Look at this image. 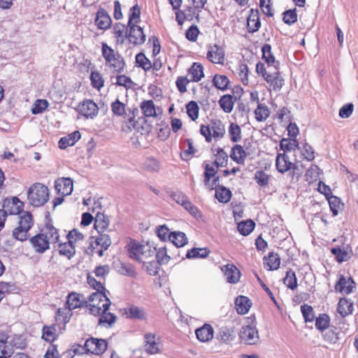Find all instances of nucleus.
<instances>
[{"label":"nucleus","mask_w":358,"mask_h":358,"mask_svg":"<svg viewBox=\"0 0 358 358\" xmlns=\"http://www.w3.org/2000/svg\"><path fill=\"white\" fill-rule=\"evenodd\" d=\"M199 133L206 142H217L224 138L226 135L225 124L220 119L212 118L208 124L200 125Z\"/></svg>","instance_id":"obj_1"},{"label":"nucleus","mask_w":358,"mask_h":358,"mask_svg":"<svg viewBox=\"0 0 358 358\" xmlns=\"http://www.w3.org/2000/svg\"><path fill=\"white\" fill-rule=\"evenodd\" d=\"M126 248L130 258L143 264L146 263V259L152 258L155 255V250H152L148 245H143L135 241H131Z\"/></svg>","instance_id":"obj_2"},{"label":"nucleus","mask_w":358,"mask_h":358,"mask_svg":"<svg viewBox=\"0 0 358 358\" xmlns=\"http://www.w3.org/2000/svg\"><path fill=\"white\" fill-rule=\"evenodd\" d=\"M27 198L33 206H41L49 199V189L41 183H35L28 189Z\"/></svg>","instance_id":"obj_3"},{"label":"nucleus","mask_w":358,"mask_h":358,"mask_svg":"<svg viewBox=\"0 0 358 358\" xmlns=\"http://www.w3.org/2000/svg\"><path fill=\"white\" fill-rule=\"evenodd\" d=\"M240 338L248 345L255 344L259 339L256 317L251 315L245 318V324L240 331Z\"/></svg>","instance_id":"obj_4"},{"label":"nucleus","mask_w":358,"mask_h":358,"mask_svg":"<svg viewBox=\"0 0 358 358\" xmlns=\"http://www.w3.org/2000/svg\"><path fill=\"white\" fill-rule=\"evenodd\" d=\"M101 53L106 64L115 72L120 73L124 69L125 64L123 58L106 43H102Z\"/></svg>","instance_id":"obj_5"},{"label":"nucleus","mask_w":358,"mask_h":358,"mask_svg":"<svg viewBox=\"0 0 358 358\" xmlns=\"http://www.w3.org/2000/svg\"><path fill=\"white\" fill-rule=\"evenodd\" d=\"M275 164L278 172L284 174L288 171H291L292 179L296 178V179L298 180L301 174L296 172L298 168L297 164L292 162L289 157L285 152L278 153L276 155Z\"/></svg>","instance_id":"obj_6"},{"label":"nucleus","mask_w":358,"mask_h":358,"mask_svg":"<svg viewBox=\"0 0 358 358\" xmlns=\"http://www.w3.org/2000/svg\"><path fill=\"white\" fill-rule=\"evenodd\" d=\"M110 301L105 292L91 293V314L100 315L101 311L108 310Z\"/></svg>","instance_id":"obj_7"},{"label":"nucleus","mask_w":358,"mask_h":358,"mask_svg":"<svg viewBox=\"0 0 358 358\" xmlns=\"http://www.w3.org/2000/svg\"><path fill=\"white\" fill-rule=\"evenodd\" d=\"M97 236H91V252L92 254H97L99 257L103 255V251L106 250L111 244L109 236L103 233H97Z\"/></svg>","instance_id":"obj_8"},{"label":"nucleus","mask_w":358,"mask_h":358,"mask_svg":"<svg viewBox=\"0 0 358 358\" xmlns=\"http://www.w3.org/2000/svg\"><path fill=\"white\" fill-rule=\"evenodd\" d=\"M206 57L214 64L224 65L226 61V54L224 48L218 44H208L206 47Z\"/></svg>","instance_id":"obj_9"},{"label":"nucleus","mask_w":358,"mask_h":358,"mask_svg":"<svg viewBox=\"0 0 358 358\" xmlns=\"http://www.w3.org/2000/svg\"><path fill=\"white\" fill-rule=\"evenodd\" d=\"M201 11L190 3L186 6L183 10L178 9L175 12L176 20L179 25H182L185 21H192L196 19L199 20V14Z\"/></svg>","instance_id":"obj_10"},{"label":"nucleus","mask_w":358,"mask_h":358,"mask_svg":"<svg viewBox=\"0 0 358 358\" xmlns=\"http://www.w3.org/2000/svg\"><path fill=\"white\" fill-rule=\"evenodd\" d=\"M217 169L213 163L204 165L203 183L205 187L210 190L214 189L219 182L220 177L216 176Z\"/></svg>","instance_id":"obj_11"},{"label":"nucleus","mask_w":358,"mask_h":358,"mask_svg":"<svg viewBox=\"0 0 358 358\" xmlns=\"http://www.w3.org/2000/svg\"><path fill=\"white\" fill-rule=\"evenodd\" d=\"M356 283L350 276L339 275L338 279L334 285L336 292L348 295L354 292Z\"/></svg>","instance_id":"obj_12"},{"label":"nucleus","mask_w":358,"mask_h":358,"mask_svg":"<svg viewBox=\"0 0 358 358\" xmlns=\"http://www.w3.org/2000/svg\"><path fill=\"white\" fill-rule=\"evenodd\" d=\"M264 79L268 83L271 90L279 91L284 85V80L282 78L277 66H275V71L269 72Z\"/></svg>","instance_id":"obj_13"},{"label":"nucleus","mask_w":358,"mask_h":358,"mask_svg":"<svg viewBox=\"0 0 358 358\" xmlns=\"http://www.w3.org/2000/svg\"><path fill=\"white\" fill-rule=\"evenodd\" d=\"M128 27L129 32L127 37L131 43L138 45L145 43L146 36L142 27L137 24L129 25Z\"/></svg>","instance_id":"obj_14"},{"label":"nucleus","mask_w":358,"mask_h":358,"mask_svg":"<svg viewBox=\"0 0 358 358\" xmlns=\"http://www.w3.org/2000/svg\"><path fill=\"white\" fill-rule=\"evenodd\" d=\"M227 282L236 284L239 282L241 273L234 264H227L221 268Z\"/></svg>","instance_id":"obj_15"},{"label":"nucleus","mask_w":358,"mask_h":358,"mask_svg":"<svg viewBox=\"0 0 358 358\" xmlns=\"http://www.w3.org/2000/svg\"><path fill=\"white\" fill-rule=\"evenodd\" d=\"M55 188L58 194L62 196H68L73 192V180L70 178H59L55 182Z\"/></svg>","instance_id":"obj_16"},{"label":"nucleus","mask_w":358,"mask_h":358,"mask_svg":"<svg viewBox=\"0 0 358 358\" xmlns=\"http://www.w3.org/2000/svg\"><path fill=\"white\" fill-rule=\"evenodd\" d=\"M30 243L34 250L38 253H43L50 248L48 236H45L44 234H39L33 236L30 239Z\"/></svg>","instance_id":"obj_17"},{"label":"nucleus","mask_w":358,"mask_h":358,"mask_svg":"<svg viewBox=\"0 0 358 358\" xmlns=\"http://www.w3.org/2000/svg\"><path fill=\"white\" fill-rule=\"evenodd\" d=\"M94 24L99 29L106 30L111 27L112 20L106 10L100 8L96 13Z\"/></svg>","instance_id":"obj_18"},{"label":"nucleus","mask_w":358,"mask_h":358,"mask_svg":"<svg viewBox=\"0 0 358 358\" xmlns=\"http://www.w3.org/2000/svg\"><path fill=\"white\" fill-rule=\"evenodd\" d=\"M92 221H94V229L97 233H103L109 225L108 218L100 211H97L94 217L91 214V223Z\"/></svg>","instance_id":"obj_19"},{"label":"nucleus","mask_w":358,"mask_h":358,"mask_svg":"<svg viewBox=\"0 0 358 358\" xmlns=\"http://www.w3.org/2000/svg\"><path fill=\"white\" fill-rule=\"evenodd\" d=\"M261 27L259 12L258 9L251 8L247 17V29L249 33L257 32Z\"/></svg>","instance_id":"obj_20"},{"label":"nucleus","mask_w":358,"mask_h":358,"mask_svg":"<svg viewBox=\"0 0 358 358\" xmlns=\"http://www.w3.org/2000/svg\"><path fill=\"white\" fill-rule=\"evenodd\" d=\"M336 310L341 317H348L353 313L354 303L350 299L342 297L338 302Z\"/></svg>","instance_id":"obj_21"},{"label":"nucleus","mask_w":358,"mask_h":358,"mask_svg":"<svg viewBox=\"0 0 358 358\" xmlns=\"http://www.w3.org/2000/svg\"><path fill=\"white\" fill-rule=\"evenodd\" d=\"M66 305L70 307L72 310L87 306V299L80 294L72 292L67 296Z\"/></svg>","instance_id":"obj_22"},{"label":"nucleus","mask_w":358,"mask_h":358,"mask_svg":"<svg viewBox=\"0 0 358 358\" xmlns=\"http://www.w3.org/2000/svg\"><path fill=\"white\" fill-rule=\"evenodd\" d=\"M204 68L201 63L194 62L187 69V77L193 83H198L204 78Z\"/></svg>","instance_id":"obj_23"},{"label":"nucleus","mask_w":358,"mask_h":358,"mask_svg":"<svg viewBox=\"0 0 358 358\" xmlns=\"http://www.w3.org/2000/svg\"><path fill=\"white\" fill-rule=\"evenodd\" d=\"M145 338V350L150 355H155L159 352V345L157 341L159 338H156V335L152 333L146 334L144 336Z\"/></svg>","instance_id":"obj_24"},{"label":"nucleus","mask_w":358,"mask_h":358,"mask_svg":"<svg viewBox=\"0 0 358 358\" xmlns=\"http://www.w3.org/2000/svg\"><path fill=\"white\" fill-rule=\"evenodd\" d=\"M195 334L199 341L208 342L213 338L214 329L210 324H204L196 329Z\"/></svg>","instance_id":"obj_25"},{"label":"nucleus","mask_w":358,"mask_h":358,"mask_svg":"<svg viewBox=\"0 0 358 358\" xmlns=\"http://www.w3.org/2000/svg\"><path fill=\"white\" fill-rule=\"evenodd\" d=\"M247 155V152L244 148L242 145L236 143L231 149L229 157L236 164L243 165Z\"/></svg>","instance_id":"obj_26"},{"label":"nucleus","mask_w":358,"mask_h":358,"mask_svg":"<svg viewBox=\"0 0 358 358\" xmlns=\"http://www.w3.org/2000/svg\"><path fill=\"white\" fill-rule=\"evenodd\" d=\"M264 268L268 271H275L279 268L281 259L278 253L271 252L263 259Z\"/></svg>","instance_id":"obj_27"},{"label":"nucleus","mask_w":358,"mask_h":358,"mask_svg":"<svg viewBox=\"0 0 358 358\" xmlns=\"http://www.w3.org/2000/svg\"><path fill=\"white\" fill-rule=\"evenodd\" d=\"M124 314L127 318L135 319L138 320H145L147 315L145 308L136 306H129L124 309Z\"/></svg>","instance_id":"obj_28"},{"label":"nucleus","mask_w":358,"mask_h":358,"mask_svg":"<svg viewBox=\"0 0 358 358\" xmlns=\"http://www.w3.org/2000/svg\"><path fill=\"white\" fill-rule=\"evenodd\" d=\"M234 304L236 310L239 315H245L250 310L252 303L248 297L241 295L236 298Z\"/></svg>","instance_id":"obj_29"},{"label":"nucleus","mask_w":358,"mask_h":358,"mask_svg":"<svg viewBox=\"0 0 358 358\" xmlns=\"http://www.w3.org/2000/svg\"><path fill=\"white\" fill-rule=\"evenodd\" d=\"M96 316H99L98 324L106 329L111 328L117 321L116 315L107 310L101 311L100 315Z\"/></svg>","instance_id":"obj_30"},{"label":"nucleus","mask_w":358,"mask_h":358,"mask_svg":"<svg viewBox=\"0 0 358 358\" xmlns=\"http://www.w3.org/2000/svg\"><path fill=\"white\" fill-rule=\"evenodd\" d=\"M72 309L67 305L57 309L55 315V320L57 323H62L64 326L69 322L72 316Z\"/></svg>","instance_id":"obj_31"},{"label":"nucleus","mask_w":358,"mask_h":358,"mask_svg":"<svg viewBox=\"0 0 358 358\" xmlns=\"http://www.w3.org/2000/svg\"><path fill=\"white\" fill-rule=\"evenodd\" d=\"M139 106L144 117H156L157 116L155 105L152 100H143Z\"/></svg>","instance_id":"obj_32"},{"label":"nucleus","mask_w":358,"mask_h":358,"mask_svg":"<svg viewBox=\"0 0 358 358\" xmlns=\"http://www.w3.org/2000/svg\"><path fill=\"white\" fill-rule=\"evenodd\" d=\"M255 118L259 122H266L270 117L269 108L264 103H259L254 110Z\"/></svg>","instance_id":"obj_33"},{"label":"nucleus","mask_w":358,"mask_h":358,"mask_svg":"<svg viewBox=\"0 0 358 358\" xmlns=\"http://www.w3.org/2000/svg\"><path fill=\"white\" fill-rule=\"evenodd\" d=\"M228 135L231 142L237 143L242 140V130L236 122H231L228 127Z\"/></svg>","instance_id":"obj_34"},{"label":"nucleus","mask_w":358,"mask_h":358,"mask_svg":"<svg viewBox=\"0 0 358 358\" xmlns=\"http://www.w3.org/2000/svg\"><path fill=\"white\" fill-rule=\"evenodd\" d=\"M214 189H215V196L219 202L227 203L231 200L232 193L229 189L217 185Z\"/></svg>","instance_id":"obj_35"},{"label":"nucleus","mask_w":358,"mask_h":358,"mask_svg":"<svg viewBox=\"0 0 358 358\" xmlns=\"http://www.w3.org/2000/svg\"><path fill=\"white\" fill-rule=\"evenodd\" d=\"M91 344L94 347L91 350V353L96 355H102L107 349L108 343L104 339L95 338L91 336Z\"/></svg>","instance_id":"obj_36"},{"label":"nucleus","mask_w":358,"mask_h":358,"mask_svg":"<svg viewBox=\"0 0 358 358\" xmlns=\"http://www.w3.org/2000/svg\"><path fill=\"white\" fill-rule=\"evenodd\" d=\"M230 81L225 75L215 74L213 78V85L218 90L224 91L229 87Z\"/></svg>","instance_id":"obj_37"},{"label":"nucleus","mask_w":358,"mask_h":358,"mask_svg":"<svg viewBox=\"0 0 358 358\" xmlns=\"http://www.w3.org/2000/svg\"><path fill=\"white\" fill-rule=\"evenodd\" d=\"M186 112L189 119L196 122L199 117V106L196 101H190L186 105Z\"/></svg>","instance_id":"obj_38"},{"label":"nucleus","mask_w":358,"mask_h":358,"mask_svg":"<svg viewBox=\"0 0 358 358\" xmlns=\"http://www.w3.org/2000/svg\"><path fill=\"white\" fill-rule=\"evenodd\" d=\"M178 248L184 246L187 243V238L185 233L181 231H173L169 236V240Z\"/></svg>","instance_id":"obj_39"},{"label":"nucleus","mask_w":358,"mask_h":358,"mask_svg":"<svg viewBox=\"0 0 358 358\" xmlns=\"http://www.w3.org/2000/svg\"><path fill=\"white\" fill-rule=\"evenodd\" d=\"M234 99L230 94H225L221 96L219 100L220 108L227 113L232 111L234 106Z\"/></svg>","instance_id":"obj_40"},{"label":"nucleus","mask_w":358,"mask_h":358,"mask_svg":"<svg viewBox=\"0 0 358 358\" xmlns=\"http://www.w3.org/2000/svg\"><path fill=\"white\" fill-rule=\"evenodd\" d=\"M271 175L264 170H257L254 175V180L257 185L262 187H266L269 185L271 180Z\"/></svg>","instance_id":"obj_41"},{"label":"nucleus","mask_w":358,"mask_h":358,"mask_svg":"<svg viewBox=\"0 0 358 358\" xmlns=\"http://www.w3.org/2000/svg\"><path fill=\"white\" fill-rule=\"evenodd\" d=\"M320 169L316 164H311L305 174L306 181L309 184L317 182L320 179Z\"/></svg>","instance_id":"obj_42"},{"label":"nucleus","mask_w":358,"mask_h":358,"mask_svg":"<svg viewBox=\"0 0 358 358\" xmlns=\"http://www.w3.org/2000/svg\"><path fill=\"white\" fill-rule=\"evenodd\" d=\"M262 59L265 61V62L268 64V66H276L275 64L277 63L278 65V62L275 61V57L273 56L271 51V45L266 43L262 47Z\"/></svg>","instance_id":"obj_43"},{"label":"nucleus","mask_w":358,"mask_h":358,"mask_svg":"<svg viewBox=\"0 0 358 358\" xmlns=\"http://www.w3.org/2000/svg\"><path fill=\"white\" fill-rule=\"evenodd\" d=\"M215 156L216 159L213 163L217 169H219L220 166H224L227 164L228 161V155L223 148H217L215 150Z\"/></svg>","instance_id":"obj_44"},{"label":"nucleus","mask_w":358,"mask_h":358,"mask_svg":"<svg viewBox=\"0 0 358 358\" xmlns=\"http://www.w3.org/2000/svg\"><path fill=\"white\" fill-rule=\"evenodd\" d=\"M136 66L141 68L145 71H148L152 69L151 61L143 52L138 53L136 55Z\"/></svg>","instance_id":"obj_45"},{"label":"nucleus","mask_w":358,"mask_h":358,"mask_svg":"<svg viewBox=\"0 0 358 358\" xmlns=\"http://www.w3.org/2000/svg\"><path fill=\"white\" fill-rule=\"evenodd\" d=\"M280 148L285 153L295 150L296 148H299V142L294 138H282L280 142Z\"/></svg>","instance_id":"obj_46"},{"label":"nucleus","mask_w":358,"mask_h":358,"mask_svg":"<svg viewBox=\"0 0 358 358\" xmlns=\"http://www.w3.org/2000/svg\"><path fill=\"white\" fill-rule=\"evenodd\" d=\"M340 331H338L337 328L332 327L331 329L327 330L323 335V339L325 342L329 344H335L339 340Z\"/></svg>","instance_id":"obj_47"},{"label":"nucleus","mask_w":358,"mask_h":358,"mask_svg":"<svg viewBox=\"0 0 358 358\" xmlns=\"http://www.w3.org/2000/svg\"><path fill=\"white\" fill-rule=\"evenodd\" d=\"M330 325V317L326 313L320 314L315 318V327L320 331H324Z\"/></svg>","instance_id":"obj_48"},{"label":"nucleus","mask_w":358,"mask_h":358,"mask_svg":"<svg viewBox=\"0 0 358 358\" xmlns=\"http://www.w3.org/2000/svg\"><path fill=\"white\" fill-rule=\"evenodd\" d=\"M327 199L333 215H337L338 212L343 209V203L338 197L333 195L329 196Z\"/></svg>","instance_id":"obj_49"},{"label":"nucleus","mask_w":358,"mask_h":358,"mask_svg":"<svg viewBox=\"0 0 358 358\" xmlns=\"http://www.w3.org/2000/svg\"><path fill=\"white\" fill-rule=\"evenodd\" d=\"M219 338L224 343L232 341L235 338L234 328L222 327L218 333Z\"/></svg>","instance_id":"obj_50"},{"label":"nucleus","mask_w":358,"mask_h":358,"mask_svg":"<svg viewBox=\"0 0 358 358\" xmlns=\"http://www.w3.org/2000/svg\"><path fill=\"white\" fill-rule=\"evenodd\" d=\"M284 284L289 289L294 290L298 287L297 278L295 272L289 269L286 273V276L283 280Z\"/></svg>","instance_id":"obj_51"},{"label":"nucleus","mask_w":358,"mask_h":358,"mask_svg":"<svg viewBox=\"0 0 358 358\" xmlns=\"http://www.w3.org/2000/svg\"><path fill=\"white\" fill-rule=\"evenodd\" d=\"M34 224L32 215L29 212L24 213L20 217V220L18 222V226H20V229H24L27 231H29V229L32 227Z\"/></svg>","instance_id":"obj_52"},{"label":"nucleus","mask_w":358,"mask_h":358,"mask_svg":"<svg viewBox=\"0 0 358 358\" xmlns=\"http://www.w3.org/2000/svg\"><path fill=\"white\" fill-rule=\"evenodd\" d=\"M42 338L48 342H53L57 337V329L55 324L51 326H45L43 328Z\"/></svg>","instance_id":"obj_53"},{"label":"nucleus","mask_w":358,"mask_h":358,"mask_svg":"<svg viewBox=\"0 0 358 358\" xmlns=\"http://www.w3.org/2000/svg\"><path fill=\"white\" fill-rule=\"evenodd\" d=\"M255 222L251 220L241 222L238 224V230L243 236L249 235L255 228Z\"/></svg>","instance_id":"obj_54"},{"label":"nucleus","mask_w":358,"mask_h":358,"mask_svg":"<svg viewBox=\"0 0 358 358\" xmlns=\"http://www.w3.org/2000/svg\"><path fill=\"white\" fill-rule=\"evenodd\" d=\"M210 254V250L207 248H192L187 251L186 257L187 258H205Z\"/></svg>","instance_id":"obj_55"},{"label":"nucleus","mask_w":358,"mask_h":358,"mask_svg":"<svg viewBox=\"0 0 358 358\" xmlns=\"http://www.w3.org/2000/svg\"><path fill=\"white\" fill-rule=\"evenodd\" d=\"M238 74L241 83L244 85L249 84V68L247 64L241 63L238 66Z\"/></svg>","instance_id":"obj_56"},{"label":"nucleus","mask_w":358,"mask_h":358,"mask_svg":"<svg viewBox=\"0 0 358 358\" xmlns=\"http://www.w3.org/2000/svg\"><path fill=\"white\" fill-rule=\"evenodd\" d=\"M72 243L69 241L67 243L60 244L59 246V254L71 259L75 254V249Z\"/></svg>","instance_id":"obj_57"},{"label":"nucleus","mask_w":358,"mask_h":358,"mask_svg":"<svg viewBox=\"0 0 358 358\" xmlns=\"http://www.w3.org/2000/svg\"><path fill=\"white\" fill-rule=\"evenodd\" d=\"M259 8L264 15L268 17L274 15L272 0H259Z\"/></svg>","instance_id":"obj_58"},{"label":"nucleus","mask_w":358,"mask_h":358,"mask_svg":"<svg viewBox=\"0 0 358 358\" xmlns=\"http://www.w3.org/2000/svg\"><path fill=\"white\" fill-rule=\"evenodd\" d=\"M141 8L136 4L130 8L129 15L128 26L136 24L140 21Z\"/></svg>","instance_id":"obj_59"},{"label":"nucleus","mask_w":358,"mask_h":358,"mask_svg":"<svg viewBox=\"0 0 358 358\" xmlns=\"http://www.w3.org/2000/svg\"><path fill=\"white\" fill-rule=\"evenodd\" d=\"M192 81L189 80L187 76H180L176 78V86L178 92L181 94H184L187 91V85Z\"/></svg>","instance_id":"obj_60"},{"label":"nucleus","mask_w":358,"mask_h":358,"mask_svg":"<svg viewBox=\"0 0 358 358\" xmlns=\"http://www.w3.org/2000/svg\"><path fill=\"white\" fill-rule=\"evenodd\" d=\"M297 19L298 16L296 8L285 10L282 13V20L288 25L294 24L297 21Z\"/></svg>","instance_id":"obj_61"},{"label":"nucleus","mask_w":358,"mask_h":358,"mask_svg":"<svg viewBox=\"0 0 358 358\" xmlns=\"http://www.w3.org/2000/svg\"><path fill=\"white\" fill-rule=\"evenodd\" d=\"M111 110L114 115L122 116L126 113V106L119 99L111 103Z\"/></svg>","instance_id":"obj_62"},{"label":"nucleus","mask_w":358,"mask_h":358,"mask_svg":"<svg viewBox=\"0 0 358 358\" xmlns=\"http://www.w3.org/2000/svg\"><path fill=\"white\" fill-rule=\"evenodd\" d=\"M91 83L94 88L99 90L104 85L103 76L98 72H91Z\"/></svg>","instance_id":"obj_63"},{"label":"nucleus","mask_w":358,"mask_h":358,"mask_svg":"<svg viewBox=\"0 0 358 358\" xmlns=\"http://www.w3.org/2000/svg\"><path fill=\"white\" fill-rule=\"evenodd\" d=\"M301 310L306 322H311L315 320L314 310L311 306L304 304L301 306Z\"/></svg>","instance_id":"obj_64"}]
</instances>
